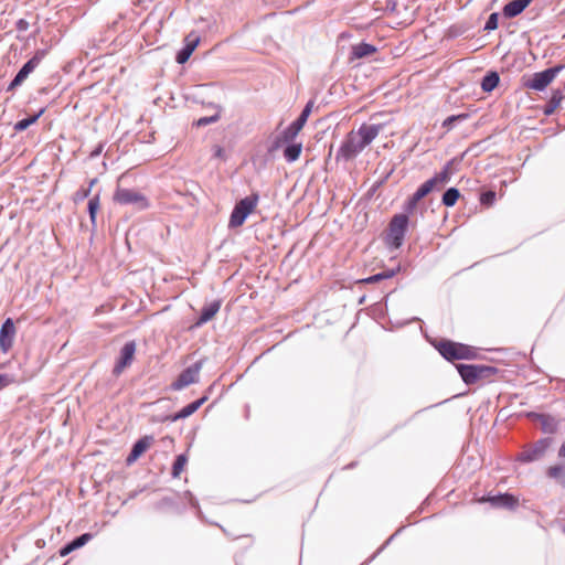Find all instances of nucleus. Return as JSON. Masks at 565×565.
I'll use <instances>...</instances> for the list:
<instances>
[{"mask_svg": "<svg viewBox=\"0 0 565 565\" xmlns=\"http://www.w3.org/2000/svg\"><path fill=\"white\" fill-rule=\"evenodd\" d=\"M207 399V396H203L191 404L186 405L182 409L179 411V418H186L191 416L193 413H195Z\"/></svg>", "mask_w": 565, "mask_h": 565, "instance_id": "25", "label": "nucleus"}, {"mask_svg": "<svg viewBox=\"0 0 565 565\" xmlns=\"http://www.w3.org/2000/svg\"><path fill=\"white\" fill-rule=\"evenodd\" d=\"M454 160L447 162L443 170L436 173L430 180L437 188L444 186L446 183L450 181V178L454 173L452 170Z\"/></svg>", "mask_w": 565, "mask_h": 565, "instance_id": "19", "label": "nucleus"}, {"mask_svg": "<svg viewBox=\"0 0 565 565\" xmlns=\"http://www.w3.org/2000/svg\"><path fill=\"white\" fill-rule=\"evenodd\" d=\"M407 226L408 216L406 214L395 215L390 223L387 243L395 248L402 246Z\"/></svg>", "mask_w": 565, "mask_h": 565, "instance_id": "4", "label": "nucleus"}, {"mask_svg": "<svg viewBox=\"0 0 565 565\" xmlns=\"http://www.w3.org/2000/svg\"><path fill=\"white\" fill-rule=\"evenodd\" d=\"M17 328L12 318H7L0 327V351L1 353H8L14 342Z\"/></svg>", "mask_w": 565, "mask_h": 565, "instance_id": "8", "label": "nucleus"}, {"mask_svg": "<svg viewBox=\"0 0 565 565\" xmlns=\"http://www.w3.org/2000/svg\"><path fill=\"white\" fill-rule=\"evenodd\" d=\"M221 300H213L210 303H206L201 311L200 318L196 321V326L204 324L209 321H211L215 315L220 311L221 308Z\"/></svg>", "mask_w": 565, "mask_h": 565, "instance_id": "18", "label": "nucleus"}, {"mask_svg": "<svg viewBox=\"0 0 565 565\" xmlns=\"http://www.w3.org/2000/svg\"><path fill=\"white\" fill-rule=\"evenodd\" d=\"M414 198V201H420L423 198H425V194H423L418 189L416 192L412 195Z\"/></svg>", "mask_w": 565, "mask_h": 565, "instance_id": "47", "label": "nucleus"}, {"mask_svg": "<svg viewBox=\"0 0 565 565\" xmlns=\"http://www.w3.org/2000/svg\"><path fill=\"white\" fill-rule=\"evenodd\" d=\"M551 444H552L551 438H542V439L537 440L536 443L524 448L520 452L519 460H521L523 462H531V461H535V460L543 458V456L545 455V452L548 449V447L551 446Z\"/></svg>", "mask_w": 565, "mask_h": 565, "instance_id": "6", "label": "nucleus"}, {"mask_svg": "<svg viewBox=\"0 0 565 565\" xmlns=\"http://www.w3.org/2000/svg\"><path fill=\"white\" fill-rule=\"evenodd\" d=\"M494 199H495V193L492 191H488L481 195L480 201L482 204L490 205L494 202Z\"/></svg>", "mask_w": 565, "mask_h": 565, "instance_id": "40", "label": "nucleus"}, {"mask_svg": "<svg viewBox=\"0 0 565 565\" xmlns=\"http://www.w3.org/2000/svg\"><path fill=\"white\" fill-rule=\"evenodd\" d=\"M457 367L461 379L467 384L476 383L478 380L487 376L488 373L491 371V367L483 365L459 364Z\"/></svg>", "mask_w": 565, "mask_h": 565, "instance_id": "9", "label": "nucleus"}, {"mask_svg": "<svg viewBox=\"0 0 565 565\" xmlns=\"http://www.w3.org/2000/svg\"><path fill=\"white\" fill-rule=\"evenodd\" d=\"M218 118H220V114H218V113L214 114L213 116H209V117H201V118H199V119L196 120V125H198L199 127H201V126H206V125H209V124H212V122L217 121V120H218Z\"/></svg>", "mask_w": 565, "mask_h": 565, "instance_id": "38", "label": "nucleus"}, {"mask_svg": "<svg viewBox=\"0 0 565 565\" xmlns=\"http://www.w3.org/2000/svg\"><path fill=\"white\" fill-rule=\"evenodd\" d=\"M460 196L456 188H449L443 195V203L446 206H454Z\"/></svg>", "mask_w": 565, "mask_h": 565, "instance_id": "30", "label": "nucleus"}, {"mask_svg": "<svg viewBox=\"0 0 565 565\" xmlns=\"http://www.w3.org/2000/svg\"><path fill=\"white\" fill-rule=\"evenodd\" d=\"M166 105H167V106H170L171 108H174V105H170V103H169V102H166Z\"/></svg>", "mask_w": 565, "mask_h": 565, "instance_id": "52", "label": "nucleus"}, {"mask_svg": "<svg viewBox=\"0 0 565 565\" xmlns=\"http://www.w3.org/2000/svg\"><path fill=\"white\" fill-rule=\"evenodd\" d=\"M561 99L562 95L558 92L554 93L546 106L545 114H552L559 106Z\"/></svg>", "mask_w": 565, "mask_h": 565, "instance_id": "32", "label": "nucleus"}, {"mask_svg": "<svg viewBox=\"0 0 565 565\" xmlns=\"http://www.w3.org/2000/svg\"><path fill=\"white\" fill-rule=\"evenodd\" d=\"M114 201L120 205H131L138 211L149 207V200L145 194L128 188H117Z\"/></svg>", "mask_w": 565, "mask_h": 565, "instance_id": "2", "label": "nucleus"}, {"mask_svg": "<svg viewBox=\"0 0 565 565\" xmlns=\"http://www.w3.org/2000/svg\"><path fill=\"white\" fill-rule=\"evenodd\" d=\"M454 350H456L457 360L471 359L475 356V350L462 343L454 342Z\"/></svg>", "mask_w": 565, "mask_h": 565, "instance_id": "28", "label": "nucleus"}, {"mask_svg": "<svg viewBox=\"0 0 565 565\" xmlns=\"http://www.w3.org/2000/svg\"><path fill=\"white\" fill-rule=\"evenodd\" d=\"M99 206V194H95L92 198H89L87 203V213L89 215L93 228H96V220Z\"/></svg>", "mask_w": 565, "mask_h": 565, "instance_id": "24", "label": "nucleus"}, {"mask_svg": "<svg viewBox=\"0 0 565 565\" xmlns=\"http://www.w3.org/2000/svg\"><path fill=\"white\" fill-rule=\"evenodd\" d=\"M29 26H30V24H29V22L25 19H19L15 22V29L19 32H25L29 29Z\"/></svg>", "mask_w": 565, "mask_h": 565, "instance_id": "43", "label": "nucleus"}, {"mask_svg": "<svg viewBox=\"0 0 565 565\" xmlns=\"http://www.w3.org/2000/svg\"><path fill=\"white\" fill-rule=\"evenodd\" d=\"M104 147H105V143L104 142H99L93 150L92 152L89 153V159H95L97 158L98 156L102 154L103 150H104Z\"/></svg>", "mask_w": 565, "mask_h": 565, "instance_id": "42", "label": "nucleus"}, {"mask_svg": "<svg viewBox=\"0 0 565 565\" xmlns=\"http://www.w3.org/2000/svg\"><path fill=\"white\" fill-rule=\"evenodd\" d=\"M376 51L375 46L369 43H359L352 46V60L363 58L372 55Z\"/></svg>", "mask_w": 565, "mask_h": 565, "instance_id": "23", "label": "nucleus"}, {"mask_svg": "<svg viewBox=\"0 0 565 565\" xmlns=\"http://www.w3.org/2000/svg\"><path fill=\"white\" fill-rule=\"evenodd\" d=\"M498 19H499L498 13H495V12L491 13L490 17L488 18V21L486 22L484 30H487V31L495 30L498 28Z\"/></svg>", "mask_w": 565, "mask_h": 565, "instance_id": "36", "label": "nucleus"}, {"mask_svg": "<svg viewBox=\"0 0 565 565\" xmlns=\"http://www.w3.org/2000/svg\"><path fill=\"white\" fill-rule=\"evenodd\" d=\"M468 118V115L467 114H460V115H452V116H449L447 117L444 122H443V126L450 129L454 125L455 121H458V120H465Z\"/></svg>", "mask_w": 565, "mask_h": 565, "instance_id": "35", "label": "nucleus"}, {"mask_svg": "<svg viewBox=\"0 0 565 565\" xmlns=\"http://www.w3.org/2000/svg\"><path fill=\"white\" fill-rule=\"evenodd\" d=\"M24 81L19 77L17 74L15 76L12 78V81L9 83L8 87H7V90L8 92H11L13 89H15L17 87H19Z\"/></svg>", "mask_w": 565, "mask_h": 565, "instance_id": "41", "label": "nucleus"}, {"mask_svg": "<svg viewBox=\"0 0 565 565\" xmlns=\"http://www.w3.org/2000/svg\"><path fill=\"white\" fill-rule=\"evenodd\" d=\"M435 188H437L434 182L429 179L427 180L426 182H424L419 188L418 190L425 194V196L427 194H429Z\"/></svg>", "mask_w": 565, "mask_h": 565, "instance_id": "39", "label": "nucleus"}, {"mask_svg": "<svg viewBox=\"0 0 565 565\" xmlns=\"http://www.w3.org/2000/svg\"><path fill=\"white\" fill-rule=\"evenodd\" d=\"M394 275H395L394 270H387V271H383V273L370 276V277H367L365 279H362L361 282H363V284H375V282H379V281H381L383 279L391 278Z\"/></svg>", "mask_w": 565, "mask_h": 565, "instance_id": "31", "label": "nucleus"}, {"mask_svg": "<svg viewBox=\"0 0 565 565\" xmlns=\"http://www.w3.org/2000/svg\"><path fill=\"white\" fill-rule=\"evenodd\" d=\"M185 462H186L185 456L184 455H179V473L183 469V466L185 465Z\"/></svg>", "mask_w": 565, "mask_h": 565, "instance_id": "46", "label": "nucleus"}, {"mask_svg": "<svg viewBox=\"0 0 565 565\" xmlns=\"http://www.w3.org/2000/svg\"><path fill=\"white\" fill-rule=\"evenodd\" d=\"M90 195V188H79L73 195V201L75 203L82 202L85 199L89 198Z\"/></svg>", "mask_w": 565, "mask_h": 565, "instance_id": "33", "label": "nucleus"}, {"mask_svg": "<svg viewBox=\"0 0 565 565\" xmlns=\"http://www.w3.org/2000/svg\"><path fill=\"white\" fill-rule=\"evenodd\" d=\"M562 68L563 66L558 65L542 72L534 73L532 77L525 83V86L530 89L541 92L554 81Z\"/></svg>", "mask_w": 565, "mask_h": 565, "instance_id": "5", "label": "nucleus"}, {"mask_svg": "<svg viewBox=\"0 0 565 565\" xmlns=\"http://www.w3.org/2000/svg\"><path fill=\"white\" fill-rule=\"evenodd\" d=\"M259 196L254 193L249 196L242 199L232 211L230 217V226L238 227L242 226L246 220V217L255 210L257 206Z\"/></svg>", "mask_w": 565, "mask_h": 565, "instance_id": "3", "label": "nucleus"}, {"mask_svg": "<svg viewBox=\"0 0 565 565\" xmlns=\"http://www.w3.org/2000/svg\"><path fill=\"white\" fill-rule=\"evenodd\" d=\"M14 383V376L7 373L0 374V391Z\"/></svg>", "mask_w": 565, "mask_h": 565, "instance_id": "37", "label": "nucleus"}, {"mask_svg": "<svg viewBox=\"0 0 565 565\" xmlns=\"http://www.w3.org/2000/svg\"><path fill=\"white\" fill-rule=\"evenodd\" d=\"M533 0H513L503 7V15L508 19L521 14Z\"/></svg>", "mask_w": 565, "mask_h": 565, "instance_id": "16", "label": "nucleus"}, {"mask_svg": "<svg viewBox=\"0 0 565 565\" xmlns=\"http://www.w3.org/2000/svg\"><path fill=\"white\" fill-rule=\"evenodd\" d=\"M170 470H171V476L173 478H177V471H178V468H177V457H174L171 461V466H170Z\"/></svg>", "mask_w": 565, "mask_h": 565, "instance_id": "45", "label": "nucleus"}, {"mask_svg": "<svg viewBox=\"0 0 565 565\" xmlns=\"http://www.w3.org/2000/svg\"><path fill=\"white\" fill-rule=\"evenodd\" d=\"M167 418L170 419L171 422H177V413H172V414L168 415Z\"/></svg>", "mask_w": 565, "mask_h": 565, "instance_id": "50", "label": "nucleus"}, {"mask_svg": "<svg viewBox=\"0 0 565 565\" xmlns=\"http://www.w3.org/2000/svg\"><path fill=\"white\" fill-rule=\"evenodd\" d=\"M201 366H202L201 362H195L192 365H190L189 367H186V370H184L179 375V388L188 386V385L196 382L200 371H201Z\"/></svg>", "mask_w": 565, "mask_h": 565, "instance_id": "15", "label": "nucleus"}, {"mask_svg": "<svg viewBox=\"0 0 565 565\" xmlns=\"http://www.w3.org/2000/svg\"><path fill=\"white\" fill-rule=\"evenodd\" d=\"M153 441L154 438L151 435H145L137 439L131 446L130 452L126 458V463L130 466L136 462L149 449Z\"/></svg>", "mask_w": 565, "mask_h": 565, "instance_id": "11", "label": "nucleus"}, {"mask_svg": "<svg viewBox=\"0 0 565 565\" xmlns=\"http://www.w3.org/2000/svg\"><path fill=\"white\" fill-rule=\"evenodd\" d=\"M200 35L196 32H191L184 39V46L181 51H179V64H183L189 60L192 52L195 50L198 44L200 43Z\"/></svg>", "mask_w": 565, "mask_h": 565, "instance_id": "14", "label": "nucleus"}, {"mask_svg": "<svg viewBox=\"0 0 565 565\" xmlns=\"http://www.w3.org/2000/svg\"><path fill=\"white\" fill-rule=\"evenodd\" d=\"M558 456L563 461H565V443L561 446Z\"/></svg>", "mask_w": 565, "mask_h": 565, "instance_id": "48", "label": "nucleus"}, {"mask_svg": "<svg viewBox=\"0 0 565 565\" xmlns=\"http://www.w3.org/2000/svg\"><path fill=\"white\" fill-rule=\"evenodd\" d=\"M301 150V143L288 145L284 150V157L288 162H294L300 157Z\"/></svg>", "mask_w": 565, "mask_h": 565, "instance_id": "27", "label": "nucleus"}, {"mask_svg": "<svg viewBox=\"0 0 565 565\" xmlns=\"http://www.w3.org/2000/svg\"><path fill=\"white\" fill-rule=\"evenodd\" d=\"M540 422L542 424V427L545 431H550L552 433L554 429H555V422L552 417L550 416H545V415H541L540 416Z\"/></svg>", "mask_w": 565, "mask_h": 565, "instance_id": "34", "label": "nucleus"}, {"mask_svg": "<svg viewBox=\"0 0 565 565\" xmlns=\"http://www.w3.org/2000/svg\"><path fill=\"white\" fill-rule=\"evenodd\" d=\"M169 99H170V102H173V100H174V97H173V95H172V94L170 95V98H169Z\"/></svg>", "mask_w": 565, "mask_h": 565, "instance_id": "53", "label": "nucleus"}, {"mask_svg": "<svg viewBox=\"0 0 565 565\" xmlns=\"http://www.w3.org/2000/svg\"><path fill=\"white\" fill-rule=\"evenodd\" d=\"M94 535L89 532L83 533L70 542L65 543L58 551L60 556L64 557L71 554L72 552L83 547L86 545L89 541H92Z\"/></svg>", "mask_w": 565, "mask_h": 565, "instance_id": "13", "label": "nucleus"}, {"mask_svg": "<svg viewBox=\"0 0 565 565\" xmlns=\"http://www.w3.org/2000/svg\"><path fill=\"white\" fill-rule=\"evenodd\" d=\"M45 110L46 108L42 107L35 114L18 120L13 126L14 131L22 132L26 130L30 126H32L39 120V118L45 113Z\"/></svg>", "mask_w": 565, "mask_h": 565, "instance_id": "20", "label": "nucleus"}, {"mask_svg": "<svg viewBox=\"0 0 565 565\" xmlns=\"http://www.w3.org/2000/svg\"><path fill=\"white\" fill-rule=\"evenodd\" d=\"M499 75L495 72L488 73L481 82V88L483 92H492L499 84Z\"/></svg>", "mask_w": 565, "mask_h": 565, "instance_id": "26", "label": "nucleus"}, {"mask_svg": "<svg viewBox=\"0 0 565 565\" xmlns=\"http://www.w3.org/2000/svg\"><path fill=\"white\" fill-rule=\"evenodd\" d=\"M312 107L313 102H308L305 108L302 109L300 116L284 131V139L286 141L294 139L303 128L308 120V117L310 116Z\"/></svg>", "mask_w": 565, "mask_h": 565, "instance_id": "10", "label": "nucleus"}, {"mask_svg": "<svg viewBox=\"0 0 565 565\" xmlns=\"http://www.w3.org/2000/svg\"><path fill=\"white\" fill-rule=\"evenodd\" d=\"M136 353V343L135 341H128L124 344V347L119 351V356L115 363L113 369V374L115 376L120 375L126 367H128L135 358Z\"/></svg>", "mask_w": 565, "mask_h": 565, "instance_id": "7", "label": "nucleus"}, {"mask_svg": "<svg viewBox=\"0 0 565 565\" xmlns=\"http://www.w3.org/2000/svg\"><path fill=\"white\" fill-rule=\"evenodd\" d=\"M169 388L171 391H177L178 388V385H177V379H174L173 381H171L170 385H169Z\"/></svg>", "mask_w": 565, "mask_h": 565, "instance_id": "49", "label": "nucleus"}, {"mask_svg": "<svg viewBox=\"0 0 565 565\" xmlns=\"http://www.w3.org/2000/svg\"><path fill=\"white\" fill-rule=\"evenodd\" d=\"M153 509L162 514L172 513L177 510L175 494L162 495L154 504Z\"/></svg>", "mask_w": 565, "mask_h": 565, "instance_id": "17", "label": "nucleus"}, {"mask_svg": "<svg viewBox=\"0 0 565 565\" xmlns=\"http://www.w3.org/2000/svg\"><path fill=\"white\" fill-rule=\"evenodd\" d=\"M417 203H418V201H414V198H413V196H411V198L408 199V201L406 202L405 210H406L407 212H413V211L416 209Z\"/></svg>", "mask_w": 565, "mask_h": 565, "instance_id": "44", "label": "nucleus"}, {"mask_svg": "<svg viewBox=\"0 0 565 565\" xmlns=\"http://www.w3.org/2000/svg\"><path fill=\"white\" fill-rule=\"evenodd\" d=\"M546 475L548 478L565 487V461L562 460V463L551 466L547 469Z\"/></svg>", "mask_w": 565, "mask_h": 565, "instance_id": "22", "label": "nucleus"}, {"mask_svg": "<svg viewBox=\"0 0 565 565\" xmlns=\"http://www.w3.org/2000/svg\"><path fill=\"white\" fill-rule=\"evenodd\" d=\"M438 351L445 359L449 361L457 360L456 350H454V342H441L438 347Z\"/></svg>", "mask_w": 565, "mask_h": 565, "instance_id": "29", "label": "nucleus"}, {"mask_svg": "<svg viewBox=\"0 0 565 565\" xmlns=\"http://www.w3.org/2000/svg\"><path fill=\"white\" fill-rule=\"evenodd\" d=\"M96 182H97V179H92V180L89 181V184H88V186H87V188H90V189H92Z\"/></svg>", "mask_w": 565, "mask_h": 565, "instance_id": "51", "label": "nucleus"}, {"mask_svg": "<svg viewBox=\"0 0 565 565\" xmlns=\"http://www.w3.org/2000/svg\"><path fill=\"white\" fill-rule=\"evenodd\" d=\"M46 53V49L36 50L34 55L21 66L17 75L21 77L23 81H25L28 76L39 66L41 61L45 57Z\"/></svg>", "mask_w": 565, "mask_h": 565, "instance_id": "12", "label": "nucleus"}, {"mask_svg": "<svg viewBox=\"0 0 565 565\" xmlns=\"http://www.w3.org/2000/svg\"><path fill=\"white\" fill-rule=\"evenodd\" d=\"M382 125L363 124L358 130L350 131L337 152V159L352 160L363 151L382 131Z\"/></svg>", "mask_w": 565, "mask_h": 565, "instance_id": "1", "label": "nucleus"}, {"mask_svg": "<svg viewBox=\"0 0 565 565\" xmlns=\"http://www.w3.org/2000/svg\"><path fill=\"white\" fill-rule=\"evenodd\" d=\"M483 501H489L494 507H503L510 509L514 508L518 504V500L510 494H500L488 499H483Z\"/></svg>", "mask_w": 565, "mask_h": 565, "instance_id": "21", "label": "nucleus"}]
</instances>
